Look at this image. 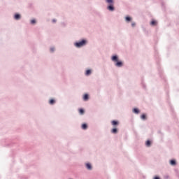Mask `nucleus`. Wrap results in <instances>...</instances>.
Instances as JSON below:
<instances>
[{
	"mask_svg": "<svg viewBox=\"0 0 179 179\" xmlns=\"http://www.w3.org/2000/svg\"><path fill=\"white\" fill-rule=\"evenodd\" d=\"M151 26H156V24H157V22H156L155 20H152L150 22Z\"/></svg>",
	"mask_w": 179,
	"mask_h": 179,
	"instance_id": "obj_7",
	"label": "nucleus"
},
{
	"mask_svg": "<svg viewBox=\"0 0 179 179\" xmlns=\"http://www.w3.org/2000/svg\"><path fill=\"white\" fill-rule=\"evenodd\" d=\"M108 3H113V0H106Z\"/></svg>",
	"mask_w": 179,
	"mask_h": 179,
	"instance_id": "obj_19",
	"label": "nucleus"
},
{
	"mask_svg": "<svg viewBox=\"0 0 179 179\" xmlns=\"http://www.w3.org/2000/svg\"><path fill=\"white\" fill-rule=\"evenodd\" d=\"M126 22H131V17H126Z\"/></svg>",
	"mask_w": 179,
	"mask_h": 179,
	"instance_id": "obj_17",
	"label": "nucleus"
},
{
	"mask_svg": "<svg viewBox=\"0 0 179 179\" xmlns=\"http://www.w3.org/2000/svg\"><path fill=\"white\" fill-rule=\"evenodd\" d=\"M14 17H15V20H19V19H20V15L15 14Z\"/></svg>",
	"mask_w": 179,
	"mask_h": 179,
	"instance_id": "obj_4",
	"label": "nucleus"
},
{
	"mask_svg": "<svg viewBox=\"0 0 179 179\" xmlns=\"http://www.w3.org/2000/svg\"><path fill=\"white\" fill-rule=\"evenodd\" d=\"M50 104L52 105V104H55V100L54 99H50V101H49Z\"/></svg>",
	"mask_w": 179,
	"mask_h": 179,
	"instance_id": "obj_15",
	"label": "nucleus"
},
{
	"mask_svg": "<svg viewBox=\"0 0 179 179\" xmlns=\"http://www.w3.org/2000/svg\"><path fill=\"white\" fill-rule=\"evenodd\" d=\"M76 47L80 48V47H83V45H86V41L83 40L80 42H77L75 43Z\"/></svg>",
	"mask_w": 179,
	"mask_h": 179,
	"instance_id": "obj_2",
	"label": "nucleus"
},
{
	"mask_svg": "<svg viewBox=\"0 0 179 179\" xmlns=\"http://www.w3.org/2000/svg\"><path fill=\"white\" fill-rule=\"evenodd\" d=\"M83 100H85V101L89 100V94H85L83 96Z\"/></svg>",
	"mask_w": 179,
	"mask_h": 179,
	"instance_id": "obj_3",
	"label": "nucleus"
},
{
	"mask_svg": "<svg viewBox=\"0 0 179 179\" xmlns=\"http://www.w3.org/2000/svg\"><path fill=\"white\" fill-rule=\"evenodd\" d=\"M79 113L82 115L85 114V110L83 109H79Z\"/></svg>",
	"mask_w": 179,
	"mask_h": 179,
	"instance_id": "obj_16",
	"label": "nucleus"
},
{
	"mask_svg": "<svg viewBox=\"0 0 179 179\" xmlns=\"http://www.w3.org/2000/svg\"><path fill=\"white\" fill-rule=\"evenodd\" d=\"M112 125H118V122L115 120H113L111 122Z\"/></svg>",
	"mask_w": 179,
	"mask_h": 179,
	"instance_id": "obj_10",
	"label": "nucleus"
},
{
	"mask_svg": "<svg viewBox=\"0 0 179 179\" xmlns=\"http://www.w3.org/2000/svg\"><path fill=\"white\" fill-rule=\"evenodd\" d=\"M82 128H83V129H87V124H83L82 125Z\"/></svg>",
	"mask_w": 179,
	"mask_h": 179,
	"instance_id": "obj_12",
	"label": "nucleus"
},
{
	"mask_svg": "<svg viewBox=\"0 0 179 179\" xmlns=\"http://www.w3.org/2000/svg\"><path fill=\"white\" fill-rule=\"evenodd\" d=\"M108 10H114V7L113 6H108Z\"/></svg>",
	"mask_w": 179,
	"mask_h": 179,
	"instance_id": "obj_11",
	"label": "nucleus"
},
{
	"mask_svg": "<svg viewBox=\"0 0 179 179\" xmlns=\"http://www.w3.org/2000/svg\"><path fill=\"white\" fill-rule=\"evenodd\" d=\"M135 25H136L135 22L131 23L132 27H135Z\"/></svg>",
	"mask_w": 179,
	"mask_h": 179,
	"instance_id": "obj_21",
	"label": "nucleus"
},
{
	"mask_svg": "<svg viewBox=\"0 0 179 179\" xmlns=\"http://www.w3.org/2000/svg\"><path fill=\"white\" fill-rule=\"evenodd\" d=\"M112 61H114L115 62H117L115 64L116 66H118L119 68L122 66V62H118V57L117 56H113L112 57Z\"/></svg>",
	"mask_w": 179,
	"mask_h": 179,
	"instance_id": "obj_1",
	"label": "nucleus"
},
{
	"mask_svg": "<svg viewBox=\"0 0 179 179\" xmlns=\"http://www.w3.org/2000/svg\"><path fill=\"white\" fill-rule=\"evenodd\" d=\"M154 179H160V178L156 176V177L154 178Z\"/></svg>",
	"mask_w": 179,
	"mask_h": 179,
	"instance_id": "obj_23",
	"label": "nucleus"
},
{
	"mask_svg": "<svg viewBox=\"0 0 179 179\" xmlns=\"http://www.w3.org/2000/svg\"><path fill=\"white\" fill-rule=\"evenodd\" d=\"M112 134H117L118 132V130L116 128H114L111 130Z\"/></svg>",
	"mask_w": 179,
	"mask_h": 179,
	"instance_id": "obj_8",
	"label": "nucleus"
},
{
	"mask_svg": "<svg viewBox=\"0 0 179 179\" xmlns=\"http://www.w3.org/2000/svg\"><path fill=\"white\" fill-rule=\"evenodd\" d=\"M86 167L88 170H92V165L90 163L86 164Z\"/></svg>",
	"mask_w": 179,
	"mask_h": 179,
	"instance_id": "obj_6",
	"label": "nucleus"
},
{
	"mask_svg": "<svg viewBox=\"0 0 179 179\" xmlns=\"http://www.w3.org/2000/svg\"><path fill=\"white\" fill-rule=\"evenodd\" d=\"M145 145H146V146H148V148H149V146H150V145H151L150 141H149V140L147 141Z\"/></svg>",
	"mask_w": 179,
	"mask_h": 179,
	"instance_id": "obj_13",
	"label": "nucleus"
},
{
	"mask_svg": "<svg viewBox=\"0 0 179 179\" xmlns=\"http://www.w3.org/2000/svg\"><path fill=\"white\" fill-rule=\"evenodd\" d=\"M31 24H34V23H36V20H32L31 21Z\"/></svg>",
	"mask_w": 179,
	"mask_h": 179,
	"instance_id": "obj_20",
	"label": "nucleus"
},
{
	"mask_svg": "<svg viewBox=\"0 0 179 179\" xmlns=\"http://www.w3.org/2000/svg\"><path fill=\"white\" fill-rule=\"evenodd\" d=\"M142 120H146V115L143 114L141 115Z\"/></svg>",
	"mask_w": 179,
	"mask_h": 179,
	"instance_id": "obj_18",
	"label": "nucleus"
},
{
	"mask_svg": "<svg viewBox=\"0 0 179 179\" xmlns=\"http://www.w3.org/2000/svg\"><path fill=\"white\" fill-rule=\"evenodd\" d=\"M50 51H51L52 52H54V51H55L54 48H50Z\"/></svg>",
	"mask_w": 179,
	"mask_h": 179,
	"instance_id": "obj_22",
	"label": "nucleus"
},
{
	"mask_svg": "<svg viewBox=\"0 0 179 179\" xmlns=\"http://www.w3.org/2000/svg\"><path fill=\"white\" fill-rule=\"evenodd\" d=\"M90 73H92V71L91 70H87L86 73H85V75L89 76V75H90Z\"/></svg>",
	"mask_w": 179,
	"mask_h": 179,
	"instance_id": "obj_14",
	"label": "nucleus"
},
{
	"mask_svg": "<svg viewBox=\"0 0 179 179\" xmlns=\"http://www.w3.org/2000/svg\"><path fill=\"white\" fill-rule=\"evenodd\" d=\"M170 164L171 165V166H176V160H171L170 161Z\"/></svg>",
	"mask_w": 179,
	"mask_h": 179,
	"instance_id": "obj_5",
	"label": "nucleus"
},
{
	"mask_svg": "<svg viewBox=\"0 0 179 179\" xmlns=\"http://www.w3.org/2000/svg\"><path fill=\"white\" fill-rule=\"evenodd\" d=\"M133 112L135 113V114H139V109L138 108H134L133 110Z\"/></svg>",
	"mask_w": 179,
	"mask_h": 179,
	"instance_id": "obj_9",
	"label": "nucleus"
}]
</instances>
